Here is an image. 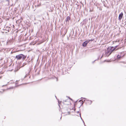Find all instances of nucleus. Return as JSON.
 I'll use <instances>...</instances> for the list:
<instances>
[{"label":"nucleus","mask_w":126,"mask_h":126,"mask_svg":"<svg viewBox=\"0 0 126 126\" xmlns=\"http://www.w3.org/2000/svg\"><path fill=\"white\" fill-rule=\"evenodd\" d=\"M112 48L111 47H108L107 51L106 52L105 55L106 56L108 57L111 53L113 51V49L111 50V48Z\"/></svg>","instance_id":"1"},{"label":"nucleus","mask_w":126,"mask_h":126,"mask_svg":"<svg viewBox=\"0 0 126 126\" xmlns=\"http://www.w3.org/2000/svg\"><path fill=\"white\" fill-rule=\"evenodd\" d=\"M24 56L22 54H20L18 55H16V58L18 60H20L22 58L23 59L24 58Z\"/></svg>","instance_id":"2"},{"label":"nucleus","mask_w":126,"mask_h":126,"mask_svg":"<svg viewBox=\"0 0 126 126\" xmlns=\"http://www.w3.org/2000/svg\"><path fill=\"white\" fill-rule=\"evenodd\" d=\"M89 41H90V40H89V41L87 40V41H86L85 42L83 43V44H82V46L84 47H85L86 46L87 44L88 43H89Z\"/></svg>","instance_id":"3"},{"label":"nucleus","mask_w":126,"mask_h":126,"mask_svg":"<svg viewBox=\"0 0 126 126\" xmlns=\"http://www.w3.org/2000/svg\"><path fill=\"white\" fill-rule=\"evenodd\" d=\"M68 100H67L66 101H63V103L65 105H68L70 103Z\"/></svg>","instance_id":"4"},{"label":"nucleus","mask_w":126,"mask_h":126,"mask_svg":"<svg viewBox=\"0 0 126 126\" xmlns=\"http://www.w3.org/2000/svg\"><path fill=\"white\" fill-rule=\"evenodd\" d=\"M123 15V14L122 12L120 14H119V19L120 20Z\"/></svg>","instance_id":"5"},{"label":"nucleus","mask_w":126,"mask_h":126,"mask_svg":"<svg viewBox=\"0 0 126 126\" xmlns=\"http://www.w3.org/2000/svg\"><path fill=\"white\" fill-rule=\"evenodd\" d=\"M30 70H29L27 72H26V75L25 76L24 78L26 77V76H27L29 74V73L30 72Z\"/></svg>","instance_id":"6"},{"label":"nucleus","mask_w":126,"mask_h":126,"mask_svg":"<svg viewBox=\"0 0 126 126\" xmlns=\"http://www.w3.org/2000/svg\"><path fill=\"white\" fill-rule=\"evenodd\" d=\"M118 46H115L114 47H112V48H111V50L113 49V51Z\"/></svg>","instance_id":"7"},{"label":"nucleus","mask_w":126,"mask_h":126,"mask_svg":"<svg viewBox=\"0 0 126 126\" xmlns=\"http://www.w3.org/2000/svg\"><path fill=\"white\" fill-rule=\"evenodd\" d=\"M70 17L69 16H67L66 18L67 20L68 21L70 20Z\"/></svg>","instance_id":"8"},{"label":"nucleus","mask_w":126,"mask_h":126,"mask_svg":"<svg viewBox=\"0 0 126 126\" xmlns=\"http://www.w3.org/2000/svg\"><path fill=\"white\" fill-rule=\"evenodd\" d=\"M120 58V56L119 55H118L117 56V58L118 59H119Z\"/></svg>","instance_id":"9"},{"label":"nucleus","mask_w":126,"mask_h":126,"mask_svg":"<svg viewBox=\"0 0 126 126\" xmlns=\"http://www.w3.org/2000/svg\"><path fill=\"white\" fill-rule=\"evenodd\" d=\"M117 42V41H116L115 42Z\"/></svg>","instance_id":"10"},{"label":"nucleus","mask_w":126,"mask_h":126,"mask_svg":"<svg viewBox=\"0 0 126 126\" xmlns=\"http://www.w3.org/2000/svg\"><path fill=\"white\" fill-rule=\"evenodd\" d=\"M119 40L118 41V42H119Z\"/></svg>","instance_id":"11"},{"label":"nucleus","mask_w":126,"mask_h":126,"mask_svg":"<svg viewBox=\"0 0 126 126\" xmlns=\"http://www.w3.org/2000/svg\"><path fill=\"white\" fill-rule=\"evenodd\" d=\"M81 100H79V101H80Z\"/></svg>","instance_id":"12"}]
</instances>
